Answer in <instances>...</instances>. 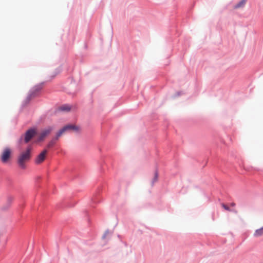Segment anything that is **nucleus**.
Segmentation results:
<instances>
[{
  "mask_svg": "<svg viewBox=\"0 0 263 263\" xmlns=\"http://www.w3.org/2000/svg\"><path fill=\"white\" fill-rule=\"evenodd\" d=\"M44 84V82L37 84L30 89L27 97L22 103L20 108L21 110L29 103L32 97H35L37 96V93L42 90Z\"/></svg>",
  "mask_w": 263,
  "mask_h": 263,
  "instance_id": "1",
  "label": "nucleus"
},
{
  "mask_svg": "<svg viewBox=\"0 0 263 263\" xmlns=\"http://www.w3.org/2000/svg\"><path fill=\"white\" fill-rule=\"evenodd\" d=\"M32 151V146L29 145L25 151L23 152L19 156L17 159V164L22 169H25L26 167L24 161H29L31 159V152Z\"/></svg>",
  "mask_w": 263,
  "mask_h": 263,
  "instance_id": "2",
  "label": "nucleus"
},
{
  "mask_svg": "<svg viewBox=\"0 0 263 263\" xmlns=\"http://www.w3.org/2000/svg\"><path fill=\"white\" fill-rule=\"evenodd\" d=\"M36 134L37 129L35 127H32L29 128L23 135L24 136V142L25 143H28Z\"/></svg>",
  "mask_w": 263,
  "mask_h": 263,
  "instance_id": "3",
  "label": "nucleus"
},
{
  "mask_svg": "<svg viewBox=\"0 0 263 263\" xmlns=\"http://www.w3.org/2000/svg\"><path fill=\"white\" fill-rule=\"evenodd\" d=\"M103 187V184L102 182L100 183L98 185L95 192L93 194L92 197L91 198V202L92 203H99L101 201V199H100L99 195L101 192L102 190V188Z\"/></svg>",
  "mask_w": 263,
  "mask_h": 263,
  "instance_id": "4",
  "label": "nucleus"
},
{
  "mask_svg": "<svg viewBox=\"0 0 263 263\" xmlns=\"http://www.w3.org/2000/svg\"><path fill=\"white\" fill-rule=\"evenodd\" d=\"M12 152L10 148L6 147L2 153L1 159L3 163L8 162L11 156Z\"/></svg>",
  "mask_w": 263,
  "mask_h": 263,
  "instance_id": "5",
  "label": "nucleus"
},
{
  "mask_svg": "<svg viewBox=\"0 0 263 263\" xmlns=\"http://www.w3.org/2000/svg\"><path fill=\"white\" fill-rule=\"evenodd\" d=\"M52 130V128L50 126L42 130L40 136L38 137L37 141L38 142H42L44 141V139L50 134Z\"/></svg>",
  "mask_w": 263,
  "mask_h": 263,
  "instance_id": "6",
  "label": "nucleus"
},
{
  "mask_svg": "<svg viewBox=\"0 0 263 263\" xmlns=\"http://www.w3.org/2000/svg\"><path fill=\"white\" fill-rule=\"evenodd\" d=\"M64 128H65V131L69 132V131H74L76 132H78L80 130V126L71 124L69 123L63 126Z\"/></svg>",
  "mask_w": 263,
  "mask_h": 263,
  "instance_id": "7",
  "label": "nucleus"
},
{
  "mask_svg": "<svg viewBox=\"0 0 263 263\" xmlns=\"http://www.w3.org/2000/svg\"><path fill=\"white\" fill-rule=\"evenodd\" d=\"M47 153V150L44 149L41 153H40L36 157L35 162L37 164L41 163L45 159V156Z\"/></svg>",
  "mask_w": 263,
  "mask_h": 263,
  "instance_id": "8",
  "label": "nucleus"
},
{
  "mask_svg": "<svg viewBox=\"0 0 263 263\" xmlns=\"http://www.w3.org/2000/svg\"><path fill=\"white\" fill-rule=\"evenodd\" d=\"M71 109V106L67 104H64L56 108L55 111L68 112L70 111Z\"/></svg>",
  "mask_w": 263,
  "mask_h": 263,
  "instance_id": "9",
  "label": "nucleus"
},
{
  "mask_svg": "<svg viewBox=\"0 0 263 263\" xmlns=\"http://www.w3.org/2000/svg\"><path fill=\"white\" fill-rule=\"evenodd\" d=\"M13 198L11 196H9L7 198V203L5 205H4L3 208H2V210H7L10 206L11 203L13 201Z\"/></svg>",
  "mask_w": 263,
  "mask_h": 263,
  "instance_id": "10",
  "label": "nucleus"
},
{
  "mask_svg": "<svg viewBox=\"0 0 263 263\" xmlns=\"http://www.w3.org/2000/svg\"><path fill=\"white\" fill-rule=\"evenodd\" d=\"M247 0H241L239 3H238L237 4H236L235 6H234V9H238L240 8H243L246 3Z\"/></svg>",
  "mask_w": 263,
  "mask_h": 263,
  "instance_id": "11",
  "label": "nucleus"
},
{
  "mask_svg": "<svg viewBox=\"0 0 263 263\" xmlns=\"http://www.w3.org/2000/svg\"><path fill=\"white\" fill-rule=\"evenodd\" d=\"M65 132V128L63 126L61 128L57 133L55 136V139H59V138Z\"/></svg>",
  "mask_w": 263,
  "mask_h": 263,
  "instance_id": "12",
  "label": "nucleus"
},
{
  "mask_svg": "<svg viewBox=\"0 0 263 263\" xmlns=\"http://www.w3.org/2000/svg\"><path fill=\"white\" fill-rule=\"evenodd\" d=\"M262 234H263V226L261 228H260L258 229H257L255 231V232L254 233V236H255V237L260 236Z\"/></svg>",
  "mask_w": 263,
  "mask_h": 263,
  "instance_id": "13",
  "label": "nucleus"
},
{
  "mask_svg": "<svg viewBox=\"0 0 263 263\" xmlns=\"http://www.w3.org/2000/svg\"><path fill=\"white\" fill-rule=\"evenodd\" d=\"M62 71V68L61 66L55 69L53 73L50 76L51 79H53L57 74L60 73Z\"/></svg>",
  "mask_w": 263,
  "mask_h": 263,
  "instance_id": "14",
  "label": "nucleus"
},
{
  "mask_svg": "<svg viewBox=\"0 0 263 263\" xmlns=\"http://www.w3.org/2000/svg\"><path fill=\"white\" fill-rule=\"evenodd\" d=\"M58 139H55V137L53 138L48 143L47 147L48 148L52 147L55 144V141Z\"/></svg>",
  "mask_w": 263,
  "mask_h": 263,
  "instance_id": "15",
  "label": "nucleus"
},
{
  "mask_svg": "<svg viewBox=\"0 0 263 263\" xmlns=\"http://www.w3.org/2000/svg\"><path fill=\"white\" fill-rule=\"evenodd\" d=\"M158 178V171L157 169H156V171H155L154 177L152 181V185H153V184H154V182L157 180Z\"/></svg>",
  "mask_w": 263,
  "mask_h": 263,
  "instance_id": "16",
  "label": "nucleus"
},
{
  "mask_svg": "<svg viewBox=\"0 0 263 263\" xmlns=\"http://www.w3.org/2000/svg\"><path fill=\"white\" fill-rule=\"evenodd\" d=\"M221 206L224 209L226 210V211H232V210L230 208V207L226 205V204H224V203H221Z\"/></svg>",
  "mask_w": 263,
  "mask_h": 263,
  "instance_id": "17",
  "label": "nucleus"
},
{
  "mask_svg": "<svg viewBox=\"0 0 263 263\" xmlns=\"http://www.w3.org/2000/svg\"><path fill=\"white\" fill-rule=\"evenodd\" d=\"M75 205V203H71L70 202L64 203V205H62L63 206L66 207H72Z\"/></svg>",
  "mask_w": 263,
  "mask_h": 263,
  "instance_id": "18",
  "label": "nucleus"
},
{
  "mask_svg": "<svg viewBox=\"0 0 263 263\" xmlns=\"http://www.w3.org/2000/svg\"><path fill=\"white\" fill-rule=\"evenodd\" d=\"M109 230H108V229H107V230L105 231V232H104V234L102 235V239H105V237H106V235H107V234H109Z\"/></svg>",
  "mask_w": 263,
  "mask_h": 263,
  "instance_id": "19",
  "label": "nucleus"
},
{
  "mask_svg": "<svg viewBox=\"0 0 263 263\" xmlns=\"http://www.w3.org/2000/svg\"><path fill=\"white\" fill-rule=\"evenodd\" d=\"M105 167H107V165H106L105 163L104 162V164H101L100 171L101 172L104 171V170H105Z\"/></svg>",
  "mask_w": 263,
  "mask_h": 263,
  "instance_id": "20",
  "label": "nucleus"
},
{
  "mask_svg": "<svg viewBox=\"0 0 263 263\" xmlns=\"http://www.w3.org/2000/svg\"><path fill=\"white\" fill-rule=\"evenodd\" d=\"M23 141H24V136L22 135L18 140V143L20 144Z\"/></svg>",
  "mask_w": 263,
  "mask_h": 263,
  "instance_id": "21",
  "label": "nucleus"
},
{
  "mask_svg": "<svg viewBox=\"0 0 263 263\" xmlns=\"http://www.w3.org/2000/svg\"><path fill=\"white\" fill-rule=\"evenodd\" d=\"M42 179L41 177L39 176L36 178V182H39Z\"/></svg>",
  "mask_w": 263,
  "mask_h": 263,
  "instance_id": "22",
  "label": "nucleus"
},
{
  "mask_svg": "<svg viewBox=\"0 0 263 263\" xmlns=\"http://www.w3.org/2000/svg\"><path fill=\"white\" fill-rule=\"evenodd\" d=\"M84 48L85 49H87V48H88V46H87V44L86 43H84Z\"/></svg>",
  "mask_w": 263,
  "mask_h": 263,
  "instance_id": "23",
  "label": "nucleus"
},
{
  "mask_svg": "<svg viewBox=\"0 0 263 263\" xmlns=\"http://www.w3.org/2000/svg\"><path fill=\"white\" fill-rule=\"evenodd\" d=\"M181 94V91H178L176 93V96H179Z\"/></svg>",
  "mask_w": 263,
  "mask_h": 263,
  "instance_id": "24",
  "label": "nucleus"
},
{
  "mask_svg": "<svg viewBox=\"0 0 263 263\" xmlns=\"http://www.w3.org/2000/svg\"><path fill=\"white\" fill-rule=\"evenodd\" d=\"M231 205L232 206H235V203L234 202H232V203H231Z\"/></svg>",
  "mask_w": 263,
  "mask_h": 263,
  "instance_id": "25",
  "label": "nucleus"
}]
</instances>
